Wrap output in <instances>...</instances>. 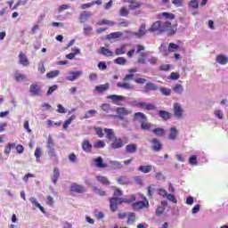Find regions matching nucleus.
<instances>
[{
	"label": "nucleus",
	"instance_id": "nucleus-1",
	"mask_svg": "<svg viewBox=\"0 0 228 228\" xmlns=\"http://www.w3.org/2000/svg\"><path fill=\"white\" fill-rule=\"evenodd\" d=\"M142 201H136V196L132 194L129 199L126 198H110V208L112 213L118 211L120 204H132V208L134 211H140L143 208H149V200L143 194H140Z\"/></svg>",
	"mask_w": 228,
	"mask_h": 228
},
{
	"label": "nucleus",
	"instance_id": "nucleus-2",
	"mask_svg": "<svg viewBox=\"0 0 228 228\" xmlns=\"http://www.w3.org/2000/svg\"><path fill=\"white\" fill-rule=\"evenodd\" d=\"M134 120H139L141 122V129L142 131H149L152 127V124L147 120V116L142 112L134 113Z\"/></svg>",
	"mask_w": 228,
	"mask_h": 228
},
{
	"label": "nucleus",
	"instance_id": "nucleus-3",
	"mask_svg": "<svg viewBox=\"0 0 228 228\" xmlns=\"http://www.w3.org/2000/svg\"><path fill=\"white\" fill-rule=\"evenodd\" d=\"M162 33H167L169 37H172V35H175V33H177V23L172 25V22H170V20L163 22Z\"/></svg>",
	"mask_w": 228,
	"mask_h": 228
},
{
	"label": "nucleus",
	"instance_id": "nucleus-4",
	"mask_svg": "<svg viewBox=\"0 0 228 228\" xmlns=\"http://www.w3.org/2000/svg\"><path fill=\"white\" fill-rule=\"evenodd\" d=\"M112 142L110 145V149H112L113 151H116V149H122L126 143H127V137H123V138H114Z\"/></svg>",
	"mask_w": 228,
	"mask_h": 228
},
{
	"label": "nucleus",
	"instance_id": "nucleus-5",
	"mask_svg": "<svg viewBox=\"0 0 228 228\" xmlns=\"http://www.w3.org/2000/svg\"><path fill=\"white\" fill-rule=\"evenodd\" d=\"M69 190L73 193H85L86 191V189L85 188V186L78 184L77 183H72Z\"/></svg>",
	"mask_w": 228,
	"mask_h": 228
},
{
	"label": "nucleus",
	"instance_id": "nucleus-6",
	"mask_svg": "<svg viewBox=\"0 0 228 228\" xmlns=\"http://www.w3.org/2000/svg\"><path fill=\"white\" fill-rule=\"evenodd\" d=\"M133 37H136V38H142V37H145L147 35V28L145 23H142L139 27L137 32H132Z\"/></svg>",
	"mask_w": 228,
	"mask_h": 228
},
{
	"label": "nucleus",
	"instance_id": "nucleus-7",
	"mask_svg": "<svg viewBox=\"0 0 228 228\" xmlns=\"http://www.w3.org/2000/svg\"><path fill=\"white\" fill-rule=\"evenodd\" d=\"M151 149L155 152H159V151H161V149H163V144L161 143V141H159V139H158V138L151 139Z\"/></svg>",
	"mask_w": 228,
	"mask_h": 228
},
{
	"label": "nucleus",
	"instance_id": "nucleus-8",
	"mask_svg": "<svg viewBox=\"0 0 228 228\" xmlns=\"http://www.w3.org/2000/svg\"><path fill=\"white\" fill-rule=\"evenodd\" d=\"M116 112L118 114L120 120H124V117L131 115L132 111L127 110L126 107H118L116 109Z\"/></svg>",
	"mask_w": 228,
	"mask_h": 228
},
{
	"label": "nucleus",
	"instance_id": "nucleus-9",
	"mask_svg": "<svg viewBox=\"0 0 228 228\" xmlns=\"http://www.w3.org/2000/svg\"><path fill=\"white\" fill-rule=\"evenodd\" d=\"M174 115L176 117V118H183V113H184V110H183V107L178 102L174 103Z\"/></svg>",
	"mask_w": 228,
	"mask_h": 228
},
{
	"label": "nucleus",
	"instance_id": "nucleus-10",
	"mask_svg": "<svg viewBox=\"0 0 228 228\" xmlns=\"http://www.w3.org/2000/svg\"><path fill=\"white\" fill-rule=\"evenodd\" d=\"M163 23H161L160 20L155 21L150 28L149 31H151L152 33H156L158 31L159 33H163Z\"/></svg>",
	"mask_w": 228,
	"mask_h": 228
},
{
	"label": "nucleus",
	"instance_id": "nucleus-11",
	"mask_svg": "<svg viewBox=\"0 0 228 228\" xmlns=\"http://www.w3.org/2000/svg\"><path fill=\"white\" fill-rule=\"evenodd\" d=\"M136 53L137 54H140L141 58L138 59V63H145V53H142L143 51H145V46L142 45H136Z\"/></svg>",
	"mask_w": 228,
	"mask_h": 228
},
{
	"label": "nucleus",
	"instance_id": "nucleus-12",
	"mask_svg": "<svg viewBox=\"0 0 228 228\" xmlns=\"http://www.w3.org/2000/svg\"><path fill=\"white\" fill-rule=\"evenodd\" d=\"M29 92L34 96L40 95L42 89L40 88V86L37 84H31L29 87Z\"/></svg>",
	"mask_w": 228,
	"mask_h": 228
},
{
	"label": "nucleus",
	"instance_id": "nucleus-13",
	"mask_svg": "<svg viewBox=\"0 0 228 228\" xmlns=\"http://www.w3.org/2000/svg\"><path fill=\"white\" fill-rule=\"evenodd\" d=\"M83 75V71H69V76L66 77L68 81H76Z\"/></svg>",
	"mask_w": 228,
	"mask_h": 228
},
{
	"label": "nucleus",
	"instance_id": "nucleus-14",
	"mask_svg": "<svg viewBox=\"0 0 228 228\" xmlns=\"http://www.w3.org/2000/svg\"><path fill=\"white\" fill-rule=\"evenodd\" d=\"M93 161L96 168H108V164L104 163V160H102V157L94 159Z\"/></svg>",
	"mask_w": 228,
	"mask_h": 228
},
{
	"label": "nucleus",
	"instance_id": "nucleus-15",
	"mask_svg": "<svg viewBox=\"0 0 228 228\" xmlns=\"http://www.w3.org/2000/svg\"><path fill=\"white\" fill-rule=\"evenodd\" d=\"M90 17H92V12H88V11L82 12L78 18L80 24H85V22H86V20H88Z\"/></svg>",
	"mask_w": 228,
	"mask_h": 228
},
{
	"label": "nucleus",
	"instance_id": "nucleus-16",
	"mask_svg": "<svg viewBox=\"0 0 228 228\" xmlns=\"http://www.w3.org/2000/svg\"><path fill=\"white\" fill-rule=\"evenodd\" d=\"M19 63L23 65V67H28L29 65V60H28V57L22 52H20L19 54Z\"/></svg>",
	"mask_w": 228,
	"mask_h": 228
},
{
	"label": "nucleus",
	"instance_id": "nucleus-17",
	"mask_svg": "<svg viewBox=\"0 0 228 228\" xmlns=\"http://www.w3.org/2000/svg\"><path fill=\"white\" fill-rule=\"evenodd\" d=\"M158 90V86L152 82H149L144 86V94H149V92H156Z\"/></svg>",
	"mask_w": 228,
	"mask_h": 228
},
{
	"label": "nucleus",
	"instance_id": "nucleus-18",
	"mask_svg": "<svg viewBox=\"0 0 228 228\" xmlns=\"http://www.w3.org/2000/svg\"><path fill=\"white\" fill-rule=\"evenodd\" d=\"M107 99H110V101H112V104H118L120 101H125L126 97L122 95L110 94L107 96Z\"/></svg>",
	"mask_w": 228,
	"mask_h": 228
},
{
	"label": "nucleus",
	"instance_id": "nucleus-19",
	"mask_svg": "<svg viewBox=\"0 0 228 228\" xmlns=\"http://www.w3.org/2000/svg\"><path fill=\"white\" fill-rule=\"evenodd\" d=\"M138 151V145L136 143H130L127 144L125 148V151L126 154H134V152H137Z\"/></svg>",
	"mask_w": 228,
	"mask_h": 228
},
{
	"label": "nucleus",
	"instance_id": "nucleus-20",
	"mask_svg": "<svg viewBox=\"0 0 228 228\" xmlns=\"http://www.w3.org/2000/svg\"><path fill=\"white\" fill-rule=\"evenodd\" d=\"M98 53H99V54H102L103 56H107V57L115 56V53H113L111 50H110L104 46L100 47Z\"/></svg>",
	"mask_w": 228,
	"mask_h": 228
},
{
	"label": "nucleus",
	"instance_id": "nucleus-21",
	"mask_svg": "<svg viewBox=\"0 0 228 228\" xmlns=\"http://www.w3.org/2000/svg\"><path fill=\"white\" fill-rule=\"evenodd\" d=\"M92 143L88 140H84L82 142V150L84 152H86L87 154H90L92 152Z\"/></svg>",
	"mask_w": 228,
	"mask_h": 228
},
{
	"label": "nucleus",
	"instance_id": "nucleus-22",
	"mask_svg": "<svg viewBox=\"0 0 228 228\" xmlns=\"http://www.w3.org/2000/svg\"><path fill=\"white\" fill-rule=\"evenodd\" d=\"M216 61L219 63V65H227L228 58L224 54H218L216 57Z\"/></svg>",
	"mask_w": 228,
	"mask_h": 228
},
{
	"label": "nucleus",
	"instance_id": "nucleus-23",
	"mask_svg": "<svg viewBox=\"0 0 228 228\" xmlns=\"http://www.w3.org/2000/svg\"><path fill=\"white\" fill-rule=\"evenodd\" d=\"M104 133L106 134V139L110 140V142L117 138V136H115V132H113V129L104 128Z\"/></svg>",
	"mask_w": 228,
	"mask_h": 228
},
{
	"label": "nucleus",
	"instance_id": "nucleus-24",
	"mask_svg": "<svg viewBox=\"0 0 228 228\" xmlns=\"http://www.w3.org/2000/svg\"><path fill=\"white\" fill-rule=\"evenodd\" d=\"M179 134V132L177 131V128H175V126H172L169 129V135H168V139L169 140H176L177 139V135Z\"/></svg>",
	"mask_w": 228,
	"mask_h": 228
},
{
	"label": "nucleus",
	"instance_id": "nucleus-25",
	"mask_svg": "<svg viewBox=\"0 0 228 228\" xmlns=\"http://www.w3.org/2000/svg\"><path fill=\"white\" fill-rule=\"evenodd\" d=\"M126 216H127L126 224L128 225H133V224L136 222V214H134V212H129Z\"/></svg>",
	"mask_w": 228,
	"mask_h": 228
},
{
	"label": "nucleus",
	"instance_id": "nucleus-26",
	"mask_svg": "<svg viewBox=\"0 0 228 228\" xmlns=\"http://www.w3.org/2000/svg\"><path fill=\"white\" fill-rule=\"evenodd\" d=\"M16 148H17V144H15V142H9L5 145L4 152L7 156H9L10 152H12V149H16Z\"/></svg>",
	"mask_w": 228,
	"mask_h": 228
},
{
	"label": "nucleus",
	"instance_id": "nucleus-27",
	"mask_svg": "<svg viewBox=\"0 0 228 228\" xmlns=\"http://www.w3.org/2000/svg\"><path fill=\"white\" fill-rule=\"evenodd\" d=\"M137 170L142 174H149L152 172V165L140 166Z\"/></svg>",
	"mask_w": 228,
	"mask_h": 228
},
{
	"label": "nucleus",
	"instance_id": "nucleus-28",
	"mask_svg": "<svg viewBox=\"0 0 228 228\" xmlns=\"http://www.w3.org/2000/svg\"><path fill=\"white\" fill-rule=\"evenodd\" d=\"M110 165V167L113 169V170H120V168H123L124 166L122 165L121 162H118V161H115V160H110L109 161Z\"/></svg>",
	"mask_w": 228,
	"mask_h": 228
},
{
	"label": "nucleus",
	"instance_id": "nucleus-29",
	"mask_svg": "<svg viewBox=\"0 0 228 228\" xmlns=\"http://www.w3.org/2000/svg\"><path fill=\"white\" fill-rule=\"evenodd\" d=\"M96 92L99 94H102V92H106V90H110V83H106L104 85H100L95 86Z\"/></svg>",
	"mask_w": 228,
	"mask_h": 228
},
{
	"label": "nucleus",
	"instance_id": "nucleus-30",
	"mask_svg": "<svg viewBox=\"0 0 228 228\" xmlns=\"http://www.w3.org/2000/svg\"><path fill=\"white\" fill-rule=\"evenodd\" d=\"M152 134H155V136H165L167 134V130L158 127L152 130Z\"/></svg>",
	"mask_w": 228,
	"mask_h": 228
},
{
	"label": "nucleus",
	"instance_id": "nucleus-31",
	"mask_svg": "<svg viewBox=\"0 0 228 228\" xmlns=\"http://www.w3.org/2000/svg\"><path fill=\"white\" fill-rule=\"evenodd\" d=\"M126 47H127V45H122L119 48H117L114 56H122V54H126Z\"/></svg>",
	"mask_w": 228,
	"mask_h": 228
},
{
	"label": "nucleus",
	"instance_id": "nucleus-32",
	"mask_svg": "<svg viewBox=\"0 0 228 228\" xmlns=\"http://www.w3.org/2000/svg\"><path fill=\"white\" fill-rule=\"evenodd\" d=\"M58 179H60V169L58 167H54L53 169V175L52 176V182L54 184H57Z\"/></svg>",
	"mask_w": 228,
	"mask_h": 228
},
{
	"label": "nucleus",
	"instance_id": "nucleus-33",
	"mask_svg": "<svg viewBox=\"0 0 228 228\" xmlns=\"http://www.w3.org/2000/svg\"><path fill=\"white\" fill-rule=\"evenodd\" d=\"M117 86L118 88H124V90H133V88H134L133 85H131V84H129L127 82H124V83L118 82L117 84Z\"/></svg>",
	"mask_w": 228,
	"mask_h": 228
},
{
	"label": "nucleus",
	"instance_id": "nucleus-34",
	"mask_svg": "<svg viewBox=\"0 0 228 228\" xmlns=\"http://www.w3.org/2000/svg\"><path fill=\"white\" fill-rule=\"evenodd\" d=\"M159 117H160V118H163V120H169V118L172 117V114H170L167 110H159Z\"/></svg>",
	"mask_w": 228,
	"mask_h": 228
},
{
	"label": "nucleus",
	"instance_id": "nucleus-35",
	"mask_svg": "<svg viewBox=\"0 0 228 228\" xmlns=\"http://www.w3.org/2000/svg\"><path fill=\"white\" fill-rule=\"evenodd\" d=\"M30 202H31V204L36 206V208H38V209L40 210L41 213H45V208H44V207H42V205H40V203H38V201H37L36 198H30Z\"/></svg>",
	"mask_w": 228,
	"mask_h": 228
},
{
	"label": "nucleus",
	"instance_id": "nucleus-36",
	"mask_svg": "<svg viewBox=\"0 0 228 228\" xmlns=\"http://www.w3.org/2000/svg\"><path fill=\"white\" fill-rule=\"evenodd\" d=\"M48 156L50 159H52V161H53L54 163H58V156L56 155V151H54V149L49 150Z\"/></svg>",
	"mask_w": 228,
	"mask_h": 228
},
{
	"label": "nucleus",
	"instance_id": "nucleus-37",
	"mask_svg": "<svg viewBox=\"0 0 228 228\" xmlns=\"http://www.w3.org/2000/svg\"><path fill=\"white\" fill-rule=\"evenodd\" d=\"M72 120H76V115H72L64 122L62 129H69V126L72 124Z\"/></svg>",
	"mask_w": 228,
	"mask_h": 228
},
{
	"label": "nucleus",
	"instance_id": "nucleus-38",
	"mask_svg": "<svg viewBox=\"0 0 228 228\" xmlns=\"http://www.w3.org/2000/svg\"><path fill=\"white\" fill-rule=\"evenodd\" d=\"M26 75L21 74L20 72H15L14 73V79L15 81H17L18 83H20L21 81L26 80Z\"/></svg>",
	"mask_w": 228,
	"mask_h": 228
},
{
	"label": "nucleus",
	"instance_id": "nucleus-39",
	"mask_svg": "<svg viewBox=\"0 0 228 228\" xmlns=\"http://www.w3.org/2000/svg\"><path fill=\"white\" fill-rule=\"evenodd\" d=\"M122 32H112L107 36L108 40H113L117 38H120L122 37Z\"/></svg>",
	"mask_w": 228,
	"mask_h": 228
},
{
	"label": "nucleus",
	"instance_id": "nucleus-40",
	"mask_svg": "<svg viewBox=\"0 0 228 228\" xmlns=\"http://www.w3.org/2000/svg\"><path fill=\"white\" fill-rule=\"evenodd\" d=\"M60 76V70H51L50 72L46 73V77L48 79H53L54 77H58Z\"/></svg>",
	"mask_w": 228,
	"mask_h": 228
},
{
	"label": "nucleus",
	"instance_id": "nucleus-41",
	"mask_svg": "<svg viewBox=\"0 0 228 228\" xmlns=\"http://www.w3.org/2000/svg\"><path fill=\"white\" fill-rule=\"evenodd\" d=\"M173 92H175V94H183V92H184V88H183V85L181 84H176L175 86L172 87Z\"/></svg>",
	"mask_w": 228,
	"mask_h": 228
},
{
	"label": "nucleus",
	"instance_id": "nucleus-42",
	"mask_svg": "<svg viewBox=\"0 0 228 228\" xmlns=\"http://www.w3.org/2000/svg\"><path fill=\"white\" fill-rule=\"evenodd\" d=\"M128 3L130 10H136V8H140V6H142V4L134 0H128Z\"/></svg>",
	"mask_w": 228,
	"mask_h": 228
},
{
	"label": "nucleus",
	"instance_id": "nucleus-43",
	"mask_svg": "<svg viewBox=\"0 0 228 228\" xmlns=\"http://www.w3.org/2000/svg\"><path fill=\"white\" fill-rule=\"evenodd\" d=\"M167 51L168 53H176V51H179V45L175 43H170L167 46Z\"/></svg>",
	"mask_w": 228,
	"mask_h": 228
},
{
	"label": "nucleus",
	"instance_id": "nucleus-44",
	"mask_svg": "<svg viewBox=\"0 0 228 228\" xmlns=\"http://www.w3.org/2000/svg\"><path fill=\"white\" fill-rule=\"evenodd\" d=\"M115 21H111L110 20H101L98 21L99 26H115Z\"/></svg>",
	"mask_w": 228,
	"mask_h": 228
},
{
	"label": "nucleus",
	"instance_id": "nucleus-45",
	"mask_svg": "<svg viewBox=\"0 0 228 228\" xmlns=\"http://www.w3.org/2000/svg\"><path fill=\"white\" fill-rule=\"evenodd\" d=\"M96 179L99 183L104 184L105 186H108L110 184V180H108L106 176L98 175L96 176Z\"/></svg>",
	"mask_w": 228,
	"mask_h": 228
},
{
	"label": "nucleus",
	"instance_id": "nucleus-46",
	"mask_svg": "<svg viewBox=\"0 0 228 228\" xmlns=\"http://www.w3.org/2000/svg\"><path fill=\"white\" fill-rule=\"evenodd\" d=\"M47 149L53 150L54 149V140L53 139V136L49 135L46 142Z\"/></svg>",
	"mask_w": 228,
	"mask_h": 228
},
{
	"label": "nucleus",
	"instance_id": "nucleus-47",
	"mask_svg": "<svg viewBox=\"0 0 228 228\" xmlns=\"http://www.w3.org/2000/svg\"><path fill=\"white\" fill-rule=\"evenodd\" d=\"M114 63H116V65H126V63H127V60L124 57H118L114 60Z\"/></svg>",
	"mask_w": 228,
	"mask_h": 228
},
{
	"label": "nucleus",
	"instance_id": "nucleus-48",
	"mask_svg": "<svg viewBox=\"0 0 228 228\" xmlns=\"http://www.w3.org/2000/svg\"><path fill=\"white\" fill-rule=\"evenodd\" d=\"M162 17L167 19V20H174V19H175V14L172 12H162Z\"/></svg>",
	"mask_w": 228,
	"mask_h": 228
},
{
	"label": "nucleus",
	"instance_id": "nucleus-49",
	"mask_svg": "<svg viewBox=\"0 0 228 228\" xmlns=\"http://www.w3.org/2000/svg\"><path fill=\"white\" fill-rule=\"evenodd\" d=\"M154 191H156V185L151 184V185L148 187V197H150L151 199H152V195H154Z\"/></svg>",
	"mask_w": 228,
	"mask_h": 228
},
{
	"label": "nucleus",
	"instance_id": "nucleus-50",
	"mask_svg": "<svg viewBox=\"0 0 228 228\" xmlns=\"http://www.w3.org/2000/svg\"><path fill=\"white\" fill-rule=\"evenodd\" d=\"M94 149H104V147H106V143L104 141H98L94 143Z\"/></svg>",
	"mask_w": 228,
	"mask_h": 228
},
{
	"label": "nucleus",
	"instance_id": "nucleus-51",
	"mask_svg": "<svg viewBox=\"0 0 228 228\" xmlns=\"http://www.w3.org/2000/svg\"><path fill=\"white\" fill-rule=\"evenodd\" d=\"M101 110H102L105 113H110V111H111V106L108 103H103L101 105Z\"/></svg>",
	"mask_w": 228,
	"mask_h": 228
},
{
	"label": "nucleus",
	"instance_id": "nucleus-52",
	"mask_svg": "<svg viewBox=\"0 0 228 228\" xmlns=\"http://www.w3.org/2000/svg\"><path fill=\"white\" fill-rule=\"evenodd\" d=\"M94 115H97V110H90L87 112H86L84 118H91V117H94Z\"/></svg>",
	"mask_w": 228,
	"mask_h": 228
},
{
	"label": "nucleus",
	"instance_id": "nucleus-53",
	"mask_svg": "<svg viewBox=\"0 0 228 228\" xmlns=\"http://www.w3.org/2000/svg\"><path fill=\"white\" fill-rule=\"evenodd\" d=\"M119 15L121 17H127L129 15V10L126 7H121L119 11Z\"/></svg>",
	"mask_w": 228,
	"mask_h": 228
},
{
	"label": "nucleus",
	"instance_id": "nucleus-54",
	"mask_svg": "<svg viewBox=\"0 0 228 228\" xmlns=\"http://www.w3.org/2000/svg\"><path fill=\"white\" fill-rule=\"evenodd\" d=\"M92 31H94V28L90 26H86L84 28V35L86 37H90L92 35Z\"/></svg>",
	"mask_w": 228,
	"mask_h": 228
},
{
	"label": "nucleus",
	"instance_id": "nucleus-55",
	"mask_svg": "<svg viewBox=\"0 0 228 228\" xmlns=\"http://www.w3.org/2000/svg\"><path fill=\"white\" fill-rule=\"evenodd\" d=\"M58 90V85H53L49 87L46 95H53V93L56 92Z\"/></svg>",
	"mask_w": 228,
	"mask_h": 228
},
{
	"label": "nucleus",
	"instance_id": "nucleus-56",
	"mask_svg": "<svg viewBox=\"0 0 228 228\" xmlns=\"http://www.w3.org/2000/svg\"><path fill=\"white\" fill-rule=\"evenodd\" d=\"M167 200H169V202H173V204H177V198H175V195L174 194H167V196H166Z\"/></svg>",
	"mask_w": 228,
	"mask_h": 228
},
{
	"label": "nucleus",
	"instance_id": "nucleus-57",
	"mask_svg": "<svg viewBox=\"0 0 228 228\" xmlns=\"http://www.w3.org/2000/svg\"><path fill=\"white\" fill-rule=\"evenodd\" d=\"M160 92L163 95H170L172 94V90L166 87H160Z\"/></svg>",
	"mask_w": 228,
	"mask_h": 228
},
{
	"label": "nucleus",
	"instance_id": "nucleus-58",
	"mask_svg": "<svg viewBox=\"0 0 228 228\" xmlns=\"http://www.w3.org/2000/svg\"><path fill=\"white\" fill-rule=\"evenodd\" d=\"M165 213V207H158L156 209V216H161Z\"/></svg>",
	"mask_w": 228,
	"mask_h": 228
},
{
	"label": "nucleus",
	"instance_id": "nucleus-59",
	"mask_svg": "<svg viewBox=\"0 0 228 228\" xmlns=\"http://www.w3.org/2000/svg\"><path fill=\"white\" fill-rule=\"evenodd\" d=\"M198 161H197V155H192L190 157L189 159V164L190 165H197Z\"/></svg>",
	"mask_w": 228,
	"mask_h": 228
},
{
	"label": "nucleus",
	"instance_id": "nucleus-60",
	"mask_svg": "<svg viewBox=\"0 0 228 228\" xmlns=\"http://www.w3.org/2000/svg\"><path fill=\"white\" fill-rule=\"evenodd\" d=\"M147 102H137L136 104H135V106L137 107V108H140L141 110H146L147 109Z\"/></svg>",
	"mask_w": 228,
	"mask_h": 228
},
{
	"label": "nucleus",
	"instance_id": "nucleus-61",
	"mask_svg": "<svg viewBox=\"0 0 228 228\" xmlns=\"http://www.w3.org/2000/svg\"><path fill=\"white\" fill-rule=\"evenodd\" d=\"M98 69L100 70H106L108 69V66L106 65V62L105 61H100L98 63Z\"/></svg>",
	"mask_w": 228,
	"mask_h": 228
},
{
	"label": "nucleus",
	"instance_id": "nucleus-62",
	"mask_svg": "<svg viewBox=\"0 0 228 228\" xmlns=\"http://www.w3.org/2000/svg\"><path fill=\"white\" fill-rule=\"evenodd\" d=\"M158 193L159 195H160V197H163L164 199L168 195V192H167V190L165 189H159Z\"/></svg>",
	"mask_w": 228,
	"mask_h": 228
},
{
	"label": "nucleus",
	"instance_id": "nucleus-63",
	"mask_svg": "<svg viewBox=\"0 0 228 228\" xmlns=\"http://www.w3.org/2000/svg\"><path fill=\"white\" fill-rule=\"evenodd\" d=\"M190 6H191V8L197 10V8H199V2L197 0H191L190 2Z\"/></svg>",
	"mask_w": 228,
	"mask_h": 228
},
{
	"label": "nucleus",
	"instance_id": "nucleus-64",
	"mask_svg": "<svg viewBox=\"0 0 228 228\" xmlns=\"http://www.w3.org/2000/svg\"><path fill=\"white\" fill-rule=\"evenodd\" d=\"M46 204L48 206H53L54 199L52 196H47V198H46Z\"/></svg>",
	"mask_w": 228,
	"mask_h": 228
}]
</instances>
